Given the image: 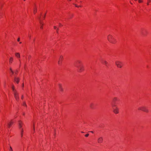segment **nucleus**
<instances>
[{"mask_svg": "<svg viewBox=\"0 0 151 151\" xmlns=\"http://www.w3.org/2000/svg\"><path fill=\"white\" fill-rule=\"evenodd\" d=\"M59 87L60 89V90L61 91H63V89L61 85L60 84H59Z\"/></svg>", "mask_w": 151, "mask_h": 151, "instance_id": "obj_16", "label": "nucleus"}, {"mask_svg": "<svg viewBox=\"0 0 151 151\" xmlns=\"http://www.w3.org/2000/svg\"><path fill=\"white\" fill-rule=\"evenodd\" d=\"M120 101V99L119 98L114 97L112 100L111 106H117L119 104Z\"/></svg>", "mask_w": 151, "mask_h": 151, "instance_id": "obj_1", "label": "nucleus"}, {"mask_svg": "<svg viewBox=\"0 0 151 151\" xmlns=\"http://www.w3.org/2000/svg\"><path fill=\"white\" fill-rule=\"evenodd\" d=\"M82 133H83L84 132H82Z\"/></svg>", "mask_w": 151, "mask_h": 151, "instance_id": "obj_47", "label": "nucleus"}, {"mask_svg": "<svg viewBox=\"0 0 151 151\" xmlns=\"http://www.w3.org/2000/svg\"><path fill=\"white\" fill-rule=\"evenodd\" d=\"M54 28L55 29H56L57 28L56 26H54Z\"/></svg>", "mask_w": 151, "mask_h": 151, "instance_id": "obj_33", "label": "nucleus"}, {"mask_svg": "<svg viewBox=\"0 0 151 151\" xmlns=\"http://www.w3.org/2000/svg\"><path fill=\"white\" fill-rule=\"evenodd\" d=\"M38 18H39V20H40V24H41V25H43V24L41 22V17H39Z\"/></svg>", "mask_w": 151, "mask_h": 151, "instance_id": "obj_17", "label": "nucleus"}, {"mask_svg": "<svg viewBox=\"0 0 151 151\" xmlns=\"http://www.w3.org/2000/svg\"><path fill=\"white\" fill-rule=\"evenodd\" d=\"M115 63L117 67L119 68H121L123 66L122 63L119 61H116Z\"/></svg>", "mask_w": 151, "mask_h": 151, "instance_id": "obj_5", "label": "nucleus"}, {"mask_svg": "<svg viewBox=\"0 0 151 151\" xmlns=\"http://www.w3.org/2000/svg\"><path fill=\"white\" fill-rule=\"evenodd\" d=\"M147 5H149V3L151 2V0H147Z\"/></svg>", "mask_w": 151, "mask_h": 151, "instance_id": "obj_20", "label": "nucleus"}, {"mask_svg": "<svg viewBox=\"0 0 151 151\" xmlns=\"http://www.w3.org/2000/svg\"><path fill=\"white\" fill-rule=\"evenodd\" d=\"M19 78H17L15 77H14V81L16 82L17 83H18L19 82Z\"/></svg>", "mask_w": 151, "mask_h": 151, "instance_id": "obj_11", "label": "nucleus"}, {"mask_svg": "<svg viewBox=\"0 0 151 151\" xmlns=\"http://www.w3.org/2000/svg\"><path fill=\"white\" fill-rule=\"evenodd\" d=\"M14 97L17 100H18L19 99L18 94V93H15L14 94Z\"/></svg>", "mask_w": 151, "mask_h": 151, "instance_id": "obj_10", "label": "nucleus"}, {"mask_svg": "<svg viewBox=\"0 0 151 151\" xmlns=\"http://www.w3.org/2000/svg\"><path fill=\"white\" fill-rule=\"evenodd\" d=\"M113 112L115 114L119 113V109L117 106H111Z\"/></svg>", "mask_w": 151, "mask_h": 151, "instance_id": "obj_3", "label": "nucleus"}, {"mask_svg": "<svg viewBox=\"0 0 151 151\" xmlns=\"http://www.w3.org/2000/svg\"><path fill=\"white\" fill-rule=\"evenodd\" d=\"M58 29L57 28L56 29V32H57V33H58Z\"/></svg>", "mask_w": 151, "mask_h": 151, "instance_id": "obj_32", "label": "nucleus"}, {"mask_svg": "<svg viewBox=\"0 0 151 151\" xmlns=\"http://www.w3.org/2000/svg\"><path fill=\"white\" fill-rule=\"evenodd\" d=\"M24 0V1H25V0Z\"/></svg>", "mask_w": 151, "mask_h": 151, "instance_id": "obj_49", "label": "nucleus"}, {"mask_svg": "<svg viewBox=\"0 0 151 151\" xmlns=\"http://www.w3.org/2000/svg\"><path fill=\"white\" fill-rule=\"evenodd\" d=\"M35 40V39H34L33 40V41L34 42Z\"/></svg>", "mask_w": 151, "mask_h": 151, "instance_id": "obj_42", "label": "nucleus"}, {"mask_svg": "<svg viewBox=\"0 0 151 151\" xmlns=\"http://www.w3.org/2000/svg\"><path fill=\"white\" fill-rule=\"evenodd\" d=\"M13 59L12 57H11L9 59V63H11L12 62V61L13 60Z\"/></svg>", "mask_w": 151, "mask_h": 151, "instance_id": "obj_18", "label": "nucleus"}, {"mask_svg": "<svg viewBox=\"0 0 151 151\" xmlns=\"http://www.w3.org/2000/svg\"><path fill=\"white\" fill-rule=\"evenodd\" d=\"M130 3H131V4H132V3H131V2H130Z\"/></svg>", "mask_w": 151, "mask_h": 151, "instance_id": "obj_44", "label": "nucleus"}, {"mask_svg": "<svg viewBox=\"0 0 151 151\" xmlns=\"http://www.w3.org/2000/svg\"><path fill=\"white\" fill-rule=\"evenodd\" d=\"M103 140V138L102 137H100L99 139L98 140V142L99 143H101L102 142Z\"/></svg>", "mask_w": 151, "mask_h": 151, "instance_id": "obj_13", "label": "nucleus"}, {"mask_svg": "<svg viewBox=\"0 0 151 151\" xmlns=\"http://www.w3.org/2000/svg\"><path fill=\"white\" fill-rule=\"evenodd\" d=\"M12 90H13V91H14V85H12Z\"/></svg>", "mask_w": 151, "mask_h": 151, "instance_id": "obj_25", "label": "nucleus"}, {"mask_svg": "<svg viewBox=\"0 0 151 151\" xmlns=\"http://www.w3.org/2000/svg\"><path fill=\"white\" fill-rule=\"evenodd\" d=\"M19 40H20V38H19L18 39H17V41H18V42H19Z\"/></svg>", "mask_w": 151, "mask_h": 151, "instance_id": "obj_35", "label": "nucleus"}, {"mask_svg": "<svg viewBox=\"0 0 151 151\" xmlns=\"http://www.w3.org/2000/svg\"><path fill=\"white\" fill-rule=\"evenodd\" d=\"M81 65V62L80 60H77L75 64V66L76 67H77V65Z\"/></svg>", "mask_w": 151, "mask_h": 151, "instance_id": "obj_8", "label": "nucleus"}, {"mask_svg": "<svg viewBox=\"0 0 151 151\" xmlns=\"http://www.w3.org/2000/svg\"><path fill=\"white\" fill-rule=\"evenodd\" d=\"M22 123L21 121H19V128H21V127H22Z\"/></svg>", "mask_w": 151, "mask_h": 151, "instance_id": "obj_15", "label": "nucleus"}, {"mask_svg": "<svg viewBox=\"0 0 151 151\" xmlns=\"http://www.w3.org/2000/svg\"><path fill=\"white\" fill-rule=\"evenodd\" d=\"M77 68H78V71L81 72L84 70V68L83 66L82 65H77Z\"/></svg>", "mask_w": 151, "mask_h": 151, "instance_id": "obj_6", "label": "nucleus"}, {"mask_svg": "<svg viewBox=\"0 0 151 151\" xmlns=\"http://www.w3.org/2000/svg\"><path fill=\"white\" fill-rule=\"evenodd\" d=\"M89 135V134H86L85 135V136L86 137H88V136Z\"/></svg>", "mask_w": 151, "mask_h": 151, "instance_id": "obj_26", "label": "nucleus"}, {"mask_svg": "<svg viewBox=\"0 0 151 151\" xmlns=\"http://www.w3.org/2000/svg\"><path fill=\"white\" fill-rule=\"evenodd\" d=\"M15 55L17 58H20V55L19 53H16L15 54Z\"/></svg>", "mask_w": 151, "mask_h": 151, "instance_id": "obj_14", "label": "nucleus"}, {"mask_svg": "<svg viewBox=\"0 0 151 151\" xmlns=\"http://www.w3.org/2000/svg\"><path fill=\"white\" fill-rule=\"evenodd\" d=\"M143 1L142 0H138V2L139 3H141L143 2Z\"/></svg>", "mask_w": 151, "mask_h": 151, "instance_id": "obj_24", "label": "nucleus"}, {"mask_svg": "<svg viewBox=\"0 0 151 151\" xmlns=\"http://www.w3.org/2000/svg\"><path fill=\"white\" fill-rule=\"evenodd\" d=\"M23 105V106H27L26 103L25 102H24Z\"/></svg>", "mask_w": 151, "mask_h": 151, "instance_id": "obj_27", "label": "nucleus"}, {"mask_svg": "<svg viewBox=\"0 0 151 151\" xmlns=\"http://www.w3.org/2000/svg\"><path fill=\"white\" fill-rule=\"evenodd\" d=\"M74 4L75 5V6L76 7H81V6H78L77 4Z\"/></svg>", "mask_w": 151, "mask_h": 151, "instance_id": "obj_22", "label": "nucleus"}, {"mask_svg": "<svg viewBox=\"0 0 151 151\" xmlns=\"http://www.w3.org/2000/svg\"><path fill=\"white\" fill-rule=\"evenodd\" d=\"M63 59V57L61 55L60 56L59 61H58V64L59 65H60L61 64V62Z\"/></svg>", "mask_w": 151, "mask_h": 151, "instance_id": "obj_7", "label": "nucleus"}, {"mask_svg": "<svg viewBox=\"0 0 151 151\" xmlns=\"http://www.w3.org/2000/svg\"><path fill=\"white\" fill-rule=\"evenodd\" d=\"M13 123L12 120H11L10 122L8 123L7 124V127L8 128H10L12 124Z\"/></svg>", "mask_w": 151, "mask_h": 151, "instance_id": "obj_9", "label": "nucleus"}, {"mask_svg": "<svg viewBox=\"0 0 151 151\" xmlns=\"http://www.w3.org/2000/svg\"><path fill=\"white\" fill-rule=\"evenodd\" d=\"M134 0V1H137V0Z\"/></svg>", "mask_w": 151, "mask_h": 151, "instance_id": "obj_45", "label": "nucleus"}, {"mask_svg": "<svg viewBox=\"0 0 151 151\" xmlns=\"http://www.w3.org/2000/svg\"><path fill=\"white\" fill-rule=\"evenodd\" d=\"M90 132L92 133H93V131H90Z\"/></svg>", "mask_w": 151, "mask_h": 151, "instance_id": "obj_38", "label": "nucleus"}, {"mask_svg": "<svg viewBox=\"0 0 151 151\" xmlns=\"http://www.w3.org/2000/svg\"><path fill=\"white\" fill-rule=\"evenodd\" d=\"M45 15H46V13L45 14H44V17H43L44 19H45Z\"/></svg>", "mask_w": 151, "mask_h": 151, "instance_id": "obj_34", "label": "nucleus"}, {"mask_svg": "<svg viewBox=\"0 0 151 151\" xmlns=\"http://www.w3.org/2000/svg\"><path fill=\"white\" fill-rule=\"evenodd\" d=\"M10 70H11V71L12 73H14L13 71L12 70V68H10Z\"/></svg>", "mask_w": 151, "mask_h": 151, "instance_id": "obj_28", "label": "nucleus"}, {"mask_svg": "<svg viewBox=\"0 0 151 151\" xmlns=\"http://www.w3.org/2000/svg\"><path fill=\"white\" fill-rule=\"evenodd\" d=\"M107 39L110 42L113 44H115L117 42L116 40L111 35H110L108 36Z\"/></svg>", "mask_w": 151, "mask_h": 151, "instance_id": "obj_2", "label": "nucleus"}, {"mask_svg": "<svg viewBox=\"0 0 151 151\" xmlns=\"http://www.w3.org/2000/svg\"><path fill=\"white\" fill-rule=\"evenodd\" d=\"M19 61L21 63V61H20V60H19Z\"/></svg>", "mask_w": 151, "mask_h": 151, "instance_id": "obj_43", "label": "nucleus"}, {"mask_svg": "<svg viewBox=\"0 0 151 151\" xmlns=\"http://www.w3.org/2000/svg\"><path fill=\"white\" fill-rule=\"evenodd\" d=\"M33 129L34 130H35V128H34V125H33Z\"/></svg>", "mask_w": 151, "mask_h": 151, "instance_id": "obj_37", "label": "nucleus"}, {"mask_svg": "<svg viewBox=\"0 0 151 151\" xmlns=\"http://www.w3.org/2000/svg\"><path fill=\"white\" fill-rule=\"evenodd\" d=\"M9 151H13V150H12V149L11 146L10 147Z\"/></svg>", "mask_w": 151, "mask_h": 151, "instance_id": "obj_23", "label": "nucleus"}, {"mask_svg": "<svg viewBox=\"0 0 151 151\" xmlns=\"http://www.w3.org/2000/svg\"><path fill=\"white\" fill-rule=\"evenodd\" d=\"M29 38H31V36H29Z\"/></svg>", "mask_w": 151, "mask_h": 151, "instance_id": "obj_40", "label": "nucleus"}, {"mask_svg": "<svg viewBox=\"0 0 151 151\" xmlns=\"http://www.w3.org/2000/svg\"><path fill=\"white\" fill-rule=\"evenodd\" d=\"M104 65H105L106 67L107 68H109V63L106 61H104Z\"/></svg>", "mask_w": 151, "mask_h": 151, "instance_id": "obj_12", "label": "nucleus"}, {"mask_svg": "<svg viewBox=\"0 0 151 151\" xmlns=\"http://www.w3.org/2000/svg\"><path fill=\"white\" fill-rule=\"evenodd\" d=\"M13 91L14 92V94L15 93H17L16 91L15 90H14V91Z\"/></svg>", "mask_w": 151, "mask_h": 151, "instance_id": "obj_29", "label": "nucleus"}, {"mask_svg": "<svg viewBox=\"0 0 151 151\" xmlns=\"http://www.w3.org/2000/svg\"><path fill=\"white\" fill-rule=\"evenodd\" d=\"M23 129H21V135H22V132H23Z\"/></svg>", "mask_w": 151, "mask_h": 151, "instance_id": "obj_30", "label": "nucleus"}, {"mask_svg": "<svg viewBox=\"0 0 151 151\" xmlns=\"http://www.w3.org/2000/svg\"><path fill=\"white\" fill-rule=\"evenodd\" d=\"M42 25H41V26H40V28L41 29H43V27H42Z\"/></svg>", "mask_w": 151, "mask_h": 151, "instance_id": "obj_31", "label": "nucleus"}, {"mask_svg": "<svg viewBox=\"0 0 151 151\" xmlns=\"http://www.w3.org/2000/svg\"><path fill=\"white\" fill-rule=\"evenodd\" d=\"M24 84L23 83V84H22V86L23 87L24 86Z\"/></svg>", "mask_w": 151, "mask_h": 151, "instance_id": "obj_41", "label": "nucleus"}, {"mask_svg": "<svg viewBox=\"0 0 151 151\" xmlns=\"http://www.w3.org/2000/svg\"><path fill=\"white\" fill-rule=\"evenodd\" d=\"M23 97H24L23 96V95H22V99H23Z\"/></svg>", "mask_w": 151, "mask_h": 151, "instance_id": "obj_36", "label": "nucleus"}, {"mask_svg": "<svg viewBox=\"0 0 151 151\" xmlns=\"http://www.w3.org/2000/svg\"><path fill=\"white\" fill-rule=\"evenodd\" d=\"M20 44L21 43V42H20Z\"/></svg>", "mask_w": 151, "mask_h": 151, "instance_id": "obj_46", "label": "nucleus"}, {"mask_svg": "<svg viewBox=\"0 0 151 151\" xmlns=\"http://www.w3.org/2000/svg\"><path fill=\"white\" fill-rule=\"evenodd\" d=\"M69 1H71V0H69Z\"/></svg>", "mask_w": 151, "mask_h": 151, "instance_id": "obj_48", "label": "nucleus"}, {"mask_svg": "<svg viewBox=\"0 0 151 151\" xmlns=\"http://www.w3.org/2000/svg\"><path fill=\"white\" fill-rule=\"evenodd\" d=\"M93 104H91L90 105V108L92 109H93Z\"/></svg>", "mask_w": 151, "mask_h": 151, "instance_id": "obj_19", "label": "nucleus"}, {"mask_svg": "<svg viewBox=\"0 0 151 151\" xmlns=\"http://www.w3.org/2000/svg\"><path fill=\"white\" fill-rule=\"evenodd\" d=\"M17 71L15 73V74H17Z\"/></svg>", "mask_w": 151, "mask_h": 151, "instance_id": "obj_39", "label": "nucleus"}, {"mask_svg": "<svg viewBox=\"0 0 151 151\" xmlns=\"http://www.w3.org/2000/svg\"><path fill=\"white\" fill-rule=\"evenodd\" d=\"M138 110L142 111L147 113H148L149 112V110L145 106H141L138 107Z\"/></svg>", "mask_w": 151, "mask_h": 151, "instance_id": "obj_4", "label": "nucleus"}, {"mask_svg": "<svg viewBox=\"0 0 151 151\" xmlns=\"http://www.w3.org/2000/svg\"><path fill=\"white\" fill-rule=\"evenodd\" d=\"M37 12V9L36 8H35L34 9V14H35Z\"/></svg>", "mask_w": 151, "mask_h": 151, "instance_id": "obj_21", "label": "nucleus"}]
</instances>
